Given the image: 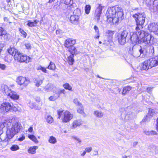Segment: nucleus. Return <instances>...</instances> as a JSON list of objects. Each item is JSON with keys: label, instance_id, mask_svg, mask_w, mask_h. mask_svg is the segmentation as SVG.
<instances>
[{"label": "nucleus", "instance_id": "f257e3e1", "mask_svg": "<svg viewBox=\"0 0 158 158\" xmlns=\"http://www.w3.org/2000/svg\"><path fill=\"white\" fill-rule=\"evenodd\" d=\"M128 41L133 44H148L154 43V37L148 32L143 30L137 31L129 33Z\"/></svg>", "mask_w": 158, "mask_h": 158}, {"label": "nucleus", "instance_id": "f03ea898", "mask_svg": "<svg viewBox=\"0 0 158 158\" xmlns=\"http://www.w3.org/2000/svg\"><path fill=\"white\" fill-rule=\"evenodd\" d=\"M124 14L123 10L118 6L108 8L106 15L107 22L111 25L117 23L124 19Z\"/></svg>", "mask_w": 158, "mask_h": 158}, {"label": "nucleus", "instance_id": "7ed1b4c3", "mask_svg": "<svg viewBox=\"0 0 158 158\" xmlns=\"http://www.w3.org/2000/svg\"><path fill=\"white\" fill-rule=\"evenodd\" d=\"M11 123L8 122H3L0 124V127L2 128L5 127L7 128L6 132V137L5 139L2 138V135L0 136L2 141L8 142L10 139H12L15 134L20 131L21 127V124L19 123L15 122H14L10 127Z\"/></svg>", "mask_w": 158, "mask_h": 158}, {"label": "nucleus", "instance_id": "20e7f679", "mask_svg": "<svg viewBox=\"0 0 158 158\" xmlns=\"http://www.w3.org/2000/svg\"><path fill=\"white\" fill-rule=\"evenodd\" d=\"M141 46L135 45L130 49V53L134 57H144L149 50L152 53H154V47L152 45L141 44Z\"/></svg>", "mask_w": 158, "mask_h": 158}, {"label": "nucleus", "instance_id": "39448f33", "mask_svg": "<svg viewBox=\"0 0 158 158\" xmlns=\"http://www.w3.org/2000/svg\"><path fill=\"white\" fill-rule=\"evenodd\" d=\"M8 52L10 54L14 56L15 60H17L20 62H25L28 63L31 60L30 57L20 53L17 49L14 47L10 48L8 49Z\"/></svg>", "mask_w": 158, "mask_h": 158}, {"label": "nucleus", "instance_id": "423d86ee", "mask_svg": "<svg viewBox=\"0 0 158 158\" xmlns=\"http://www.w3.org/2000/svg\"><path fill=\"white\" fill-rule=\"evenodd\" d=\"M136 23L135 30L139 31L142 29L145 20L146 15L144 12L138 13L132 15Z\"/></svg>", "mask_w": 158, "mask_h": 158}, {"label": "nucleus", "instance_id": "0eeeda50", "mask_svg": "<svg viewBox=\"0 0 158 158\" xmlns=\"http://www.w3.org/2000/svg\"><path fill=\"white\" fill-rule=\"evenodd\" d=\"M158 65V55L145 61L140 66L141 70H147L150 68Z\"/></svg>", "mask_w": 158, "mask_h": 158}, {"label": "nucleus", "instance_id": "6e6552de", "mask_svg": "<svg viewBox=\"0 0 158 158\" xmlns=\"http://www.w3.org/2000/svg\"><path fill=\"white\" fill-rule=\"evenodd\" d=\"M63 110H57V114L58 115V118H60L61 116L62 121L63 123H66L70 121L73 118V115L71 114L69 111H66L64 112Z\"/></svg>", "mask_w": 158, "mask_h": 158}, {"label": "nucleus", "instance_id": "1a4fd4ad", "mask_svg": "<svg viewBox=\"0 0 158 158\" xmlns=\"http://www.w3.org/2000/svg\"><path fill=\"white\" fill-rule=\"evenodd\" d=\"M2 89L6 95L9 96L11 98L14 100H17L19 99V95L15 92L12 91L9 89L7 85H5L2 86Z\"/></svg>", "mask_w": 158, "mask_h": 158}, {"label": "nucleus", "instance_id": "9d476101", "mask_svg": "<svg viewBox=\"0 0 158 158\" xmlns=\"http://www.w3.org/2000/svg\"><path fill=\"white\" fill-rule=\"evenodd\" d=\"M128 32L126 30L119 32L118 35V40L119 44L124 45L126 42L128 41Z\"/></svg>", "mask_w": 158, "mask_h": 158}, {"label": "nucleus", "instance_id": "9b49d317", "mask_svg": "<svg viewBox=\"0 0 158 158\" xmlns=\"http://www.w3.org/2000/svg\"><path fill=\"white\" fill-rule=\"evenodd\" d=\"M130 108V107H128L127 108L120 109L121 118L124 121H127L131 119L130 112L128 111Z\"/></svg>", "mask_w": 158, "mask_h": 158}, {"label": "nucleus", "instance_id": "f8f14e48", "mask_svg": "<svg viewBox=\"0 0 158 158\" xmlns=\"http://www.w3.org/2000/svg\"><path fill=\"white\" fill-rule=\"evenodd\" d=\"M60 6L63 10H73V0H60Z\"/></svg>", "mask_w": 158, "mask_h": 158}, {"label": "nucleus", "instance_id": "ddd939ff", "mask_svg": "<svg viewBox=\"0 0 158 158\" xmlns=\"http://www.w3.org/2000/svg\"><path fill=\"white\" fill-rule=\"evenodd\" d=\"M16 82L20 85L26 86L29 83L30 80L28 78L19 76L17 77Z\"/></svg>", "mask_w": 158, "mask_h": 158}, {"label": "nucleus", "instance_id": "4468645a", "mask_svg": "<svg viewBox=\"0 0 158 158\" xmlns=\"http://www.w3.org/2000/svg\"><path fill=\"white\" fill-rule=\"evenodd\" d=\"M11 104L8 102H4L2 103L0 108V111L2 113L7 112L11 111Z\"/></svg>", "mask_w": 158, "mask_h": 158}, {"label": "nucleus", "instance_id": "2eb2a0df", "mask_svg": "<svg viewBox=\"0 0 158 158\" xmlns=\"http://www.w3.org/2000/svg\"><path fill=\"white\" fill-rule=\"evenodd\" d=\"M148 30L151 32H153L155 34H157V31L158 30V23H152L148 26Z\"/></svg>", "mask_w": 158, "mask_h": 158}, {"label": "nucleus", "instance_id": "dca6fc26", "mask_svg": "<svg viewBox=\"0 0 158 158\" xmlns=\"http://www.w3.org/2000/svg\"><path fill=\"white\" fill-rule=\"evenodd\" d=\"M76 43V40L71 38L67 39L65 41L64 46L68 48L71 46H73Z\"/></svg>", "mask_w": 158, "mask_h": 158}, {"label": "nucleus", "instance_id": "f3484780", "mask_svg": "<svg viewBox=\"0 0 158 158\" xmlns=\"http://www.w3.org/2000/svg\"><path fill=\"white\" fill-rule=\"evenodd\" d=\"M102 6L101 4H99L98 7L97 8L95 11L96 15V19L98 21L100 19L101 15L102 13Z\"/></svg>", "mask_w": 158, "mask_h": 158}, {"label": "nucleus", "instance_id": "a211bd4d", "mask_svg": "<svg viewBox=\"0 0 158 158\" xmlns=\"http://www.w3.org/2000/svg\"><path fill=\"white\" fill-rule=\"evenodd\" d=\"M156 113L154 110L151 108H149L148 114L142 120V121L144 122L146 121L148 118H150L151 117H152Z\"/></svg>", "mask_w": 158, "mask_h": 158}, {"label": "nucleus", "instance_id": "6ab92c4d", "mask_svg": "<svg viewBox=\"0 0 158 158\" xmlns=\"http://www.w3.org/2000/svg\"><path fill=\"white\" fill-rule=\"evenodd\" d=\"M70 20L71 22L74 24H78L79 23V16L78 15H73L71 16Z\"/></svg>", "mask_w": 158, "mask_h": 158}, {"label": "nucleus", "instance_id": "aec40b11", "mask_svg": "<svg viewBox=\"0 0 158 158\" xmlns=\"http://www.w3.org/2000/svg\"><path fill=\"white\" fill-rule=\"evenodd\" d=\"M8 35L6 31L2 27H0V36L3 38L4 40H7L8 39Z\"/></svg>", "mask_w": 158, "mask_h": 158}, {"label": "nucleus", "instance_id": "412c9836", "mask_svg": "<svg viewBox=\"0 0 158 158\" xmlns=\"http://www.w3.org/2000/svg\"><path fill=\"white\" fill-rule=\"evenodd\" d=\"M55 88L54 85L50 83L48 84L44 88L45 91L49 92L52 91L54 92V89Z\"/></svg>", "mask_w": 158, "mask_h": 158}, {"label": "nucleus", "instance_id": "4be33fe9", "mask_svg": "<svg viewBox=\"0 0 158 158\" xmlns=\"http://www.w3.org/2000/svg\"><path fill=\"white\" fill-rule=\"evenodd\" d=\"M82 121L81 119L75 120L73 123L72 128L74 129L82 124Z\"/></svg>", "mask_w": 158, "mask_h": 158}, {"label": "nucleus", "instance_id": "5701e85b", "mask_svg": "<svg viewBox=\"0 0 158 158\" xmlns=\"http://www.w3.org/2000/svg\"><path fill=\"white\" fill-rule=\"evenodd\" d=\"M30 107L32 109H34L37 110H39L41 109V107L37 105L35 102L30 101L29 103Z\"/></svg>", "mask_w": 158, "mask_h": 158}, {"label": "nucleus", "instance_id": "b1692460", "mask_svg": "<svg viewBox=\"0 0 158 158\" xmlns=\"http://www.w3.org/2000/svg\"><path fill=\"white\" fill-rule=\"evenodd\" d=\"M44 79V77L41 79L40 78L35 79L34 81L35 85L37 87L40 86L43 83Z\"/></svg>", "mask_w": 158, "mask_h": 158}, {"label": "nucleus", "instance_id": "393cba45", "mask_svg": "<svg viewBox=\"0 0 158 158\" xmlns=\"http://www.w3.org/2000/svg\"><path fill=\"white\" fill-rule=\"evenodd\" d=\"M68 48L69 52L71 54V55H74V54L76 55L77 54L76 48L75 47L71 46Z\"/></svg>", "mask_w": 158, "mask_h": 158}, {"label": "nucleus", "instance_id": "a878e982", "mask_svg": "<svg viewBox=\"0 0 158 158\" xmlns=\"http://www.w3.org/2000/svg\"><path fill=\"white\" fill-rule=\"evenodd\" d=\"M38 147L36 146H34L31 147L28 149V152L29 153L34 154L36 153V150L38 149Z\"/></svg>", "mask_w": 158, "mask_h": 158}, {"label": "nucleus", "instance_id": "bb28decb", "mask_svg": "<svg viewBox=\"0 0 158 158\" xmlns=\"http://www.w3.org/2000/svg\"><path fill=\"white\" fill-rule=\"evenodd\" d=\"M132 87L130 86H127L124 87L123 89L122 94L123 95H126L131 89Z\"/></svg>", "mask_w": 158, "mask_h": 158}, {"label": "nucleus", "instance_id": "cd10ccee", "mask_svg": "<svg viewBox=\"0 0 158 158\" xmlns=\"http://www.w3.org/2000/svg\"><path fill=\"white\" fill-rule=\"evenodd\" d=\"M38 22V21L36 20H34L33 22L28 20L27 25L29 27H32L36 26Z\"/></svg>", "mask_w": 158, "mask_h": 158}, {"label": "nucleus", "instance_id": "c85d7f7f", "mask_svg": "<svg viewBox=\"0 0 158 158\" xmlns=\"http://www.w3.org/2000/svg\"><path fill=\"white\" fill-rule=\"evenodd\" d=\"M74 55H70L68 57L67 61L69 65H73L74 62Z\"/></svg>", "mask_w": 158, "mask_h": 158}, {"label": "nucleus", "instance_id": "c756f323", "mask_svg": "<svg viewBox=\"0 0 158 158\" xmlns=\"http://www.w3.org/2000/svg\"><path fill=\"white\" fill-rule=\"evenodd\" d=\"M56 68L55 64L52 61H50L48 66L46 68L49 69L54 70Z\"/></svg>", "mask_w": 158, "mask_h": 158}, {"label": "nucleus", "instance_id": "7c9ffc66", "mask_svg": "<svg viewBox=\"0 0 158 158\" xmlns=\"http://www.w3.org/2000/svg\"><path fill=\"white\" fill-rule=\"evenodd\" d=\"M94 114L96 116L99 118H102L103 115V113L102 112L98 110L94 111Z\"/></svg>", "mask_w": 158, "mask_h": 158}, {"label": "nucleus", "instance_id": "2f4dec72", "mask_svg": "<svg viewBox=\"0 0 158 158\" xmlns=\"http://www.w3.org/2000/svg\"><path fill=\"white\" fill-rule=\"evenodd\" d=\"M145 2L146 4L148 7H150L153 5V3L156 1L154 0H145Z\"/></svg>", "mask_w": 158, "mask_h": 158}, {"label": "nucleus", "instance_id": "473e14b6", "mask_svg": "<svg viewBox=\"0 0 158 158\" xmlns=\"http://www.w3.org/2000/svg\"><path fill=\"white\" fill-rule=\"evenodd\" d=\"M48 142L52 144H54L56 143L57 140L55 137L53 136H51L49 137Z\"/></svg>", "mask_w": 158, "mask_h": 158}, {"label": "nucleus", "instance_id": "72a5a7b5", "mask_svg": "<svg viewBox=\"0 0 158 158\" xmlns=\"http://www.w3.org/2000/svg\"><path fill=\"white\" fill-rule=\"evenodd\" d=\"M28 138L32 140L35 143H38V141L37 139V138L34 135H29L28 136Z\"/></svg>", "mask_w": 158, "mask_h": 158}, {"label": "nucleus", "instance_id": "f704fd0d", "mask_svg": "<svg viewBox=\"0 0 158 158\" xmlns=\"http://www.w3.org/2000/svg\"><path fill=\"white\" fill-rule=\"evenodd\" d=\"M46 121L49 124L52 123L53 121L52 117L50 115H48L46 118Z\"/></svg>", "mask_w": 158, "mask_h": 158}, {"label": "nucleus", "instance_id": "c9c22d12", "mask_svg": "<svg viewBox=\"0 0 158 158\" xmlns=\"http://www.w3.org/2000/svg\"><path fill=\"white\" fill-rule=\"evenodd\" d=\"M63 86L64 88L66 89H68L70 91L72 90V87L68 83H66L64 84Z\"/></svg>", "mask_w": 158, "mask_h": 158}, {"label": "nucleus", "instance_id": "e433bc0d", "mask_svg": "<svg viewBox=\"0 0 158 158\" xmlns=\"http://www.w3.org/2000/svg\"><path fill=\"white\" fill-rule=\"evenodd\" d=\"M145 134L148 135H152L157 134V133L156 131H144Z\"/></svg>", "mask_w": 158, "mask_h": 158}, {"label": "nucleus", "instance_id": "4c0bfd02", "mask_svg": "<svg viewBox=\"0 0 158 158\" xmlns=\"http://www.w3.org/2000/svg\"><path fill=\"white\" fill-rule=\"evenodd\" d=\"M78 106V107L77 108V112L81 114H83L84 113L83 111V107L82 105H81V106Z\"/></svg>", "mask_w": 158, "mask_h": 158}, {"label": "nucleus", "instance_id": "58836bf2", "mask_svg": "<svg viewBox=\"0 0 158 158\" xmlns=\"http://www.w3.org/2000/svg\"><path fill=\"white\" fill-rule=\"evenodd\" d=\"M91 9V6L89 5H86L85 7V13L87 14H88L90 12Z\"/></svg>", "mask_w": 158, "mask_h": 158}, {"label": "nucleus", "instance_id": "ea45409f", "mask_svg": "<svg viewBox=\"0 0 158 158\" xmlns=\"http://www.w3.org/2000/svg\"><path fill=\"white\" fill-rule=\"evenodd\" d=\"M19 146L16 145H12L10 148V149L12 151H16L19 149Z\"/></svg>", "mask_w": 158, "mask_h": 158}, {"label": "nucleus", "instance_id": "a19ab883", "mask_svg": "<svg viewBox=\"0 0 158 158\" xmlns=\"http://www.w3.org/2000/svg\"><path fill=\"white\" fill-rule=\"evenodd\" d=\"M46 68L42 66L41 65H40L37 68V70H40L41 71H42L44 73H46L47 72V71L46 70Z\"/></svg>", "mask_w": 158, "mask_h": 158}, {"label": "nucleus", "instance_id": "79ce46f5", "mask_svg": "<svg viewBox=\"0 0 158 158\" xmlns=\"http://www.w3.org/2000/svg\"><path fill=\"white\" fill-rule=\"evenodd\" d=\"M71 137L72 139H73L75 141H76L78 143H79L80 144H81V140L79 138L74 136H72Z\"/></svg>", "mask_w": 158, "mask_h": 158}, {"label": "nucleus", "instance_id": "37998d69", "mask_svg": "<svg viewBox=\"0 0 158 158\" xmlns=\"http://www.w3.org/2000/svg\"><path fill=\"white\" fill-rule=\"evenodd\" d=\"M73 14L74 15H78V16H79L81 14L80 10L79 9L77 8L74 10Z\"/></svg>", "mask_w": 158, "mask_h": 158}, {"label": "nucleus", "instance_id": "c03bdc74", "mask_svg": "<svg viewBox=\"0 0 158 158\" xmlns=\"http://www.w3.org/2000/svg\"><path fill=\"white\" fill-rule=\"evenodd\" d=\"M73 102L77 106H81V103H80L77 98L74 99L73 100Z\"/></svg>", "mask_w": 158, "mask_h": 158}, {"label": "nucleus", "instance_id": "a18cd8bd", "mask_svg": "<svg viewBox=\"0 0 158 158\" xmlns=\"http://www.w3.org/2000/svg\"><path fill=\"white\" fill-rule=\"evenodd\" d=\"M19 31L22 35L23 37L25 38L26 37L27 34L25 31H24L21 28H19Z\"/></svg>", "mask_w": 158, "mask_h": 158}, {"label": "nucleus", "instance_id": "49530a36", "mask_svg": "<svg viewBox=\"0 0 158 158\" xmlns=\"http://www.w3.org/2000/svg\"><path fill=\"white\" fill-rule=\"evenodd\" d=\"M57 98L58 97H57L56 96L53 95L49 97V100L50 101H53L56 100Z\"/></svg>", "mask_w": 158, "mask_h": 158}, {"label": "nucleus", "instance_id": "de8ad7c7", "mask_svg": "<svg viewBox=\"0 0 158 158\" xmlns=\"http://www.w3.org/2000/svg\"><path fill=\"white\" fill-rule=\"evenodd\" d=\"M92 148L91 147H86L85 148V150L86 152L89 153L91 151Z\"/></svg>", "mask_w": 158, "mask_h": 158}, {"label": "nucleus", "instance_id": "09e8293b", "mask_svg": "<svg viewBox=\"0 0 158 158\" xmlns=\"http://www.w3.org/2000/svg\"><path fill=\"white\" fill-rule=\"evenodd\" d=\"M25 46L26 48L28 49H30L31 48V44L30 43L25 44Z\"/></svg>", "mask_w": 158, "mask_h": 158}, {"label": "nucleus", "instance_id": "8fccbe9b", "mask_svg": "<svg viewBox=\"0 0 158 158\" xmlns=\"http://www.w3.org/2000/svg\"><path fill=\"white\" fill-rule=\"evenodd\" d=\"M94 30H95V32L97 34H99V30L98 27L97 26H94Z\"/></svg>", "mask_w": 158, "mask_h": 158}, {"label": "nucleus", "instance_id": "3c124183", "mask_svg": "<svg viewBox=\"0 0 158 158\" xmlns=\"http://www.w3.org/2000/svg\"><path fill=\"white\" fill-rule=\"evenodd\" d=\"M25 138V136L23 135H22L21 137L18 138V140L19 141H23Z\"/></svg>", "mask_w": 158, "mask_h": 158}, {"label": "nucleus", "instance_id": "603ef678", "mask_svg": "<svg viewBox=\"0 0 158 158\" xmlns=\"http://www.w3.org/2000/svg\"><path fill=\"white\" fill-rule=\"evenodd\" d=\"M11 104V110H13L14 111H16L17 110V108L16 107L13 106L12 104Z\"/></svg>", "mask_w": 158, "mask_h": 158}, {"label": "nucleus", "instance_id": "864d4df0", "mask_svg": "<svg viewBox=\"0 0 158 158\" xmlns=\"http://www.w3.org/2000/svg\"><path fill=\"white\" fill-rule=\"evenodd\" d=\"M6 67V65L3 64H0V68L2 69H4Z\"/></svg>", "mask_w": 158, "mask_h": 158}, {"label": "nucleus", "instance_id": "5fc2aeb1", "mask_svg": "<svg viewBox=\"0 0 158 158\" xmlns=\"http://www.w3.org/2000/svg\"><path fill=\"white\" fill-rule=\"evenodd\" d=\"M62 33V30L59 29L57 30L56 31V34L57 35H59Z\"/></svg>", "mask_w": 158, "mask_h": 158}, {"label": "nucleus", "instance_id": "6e6d98bb", "mask_svg": "<svg viewBox=\"0 0 158 158\" xmlns=\"http://www.w3.org/2000/svg\"><path fill=\"white\" fill-rule=\"evenodd\" d=\"M86 153V152H85V150L83 152H81V155L82 156H85Z\"/></svg>", "mask_w": 158, "mask_h": 158}, {"label": "nucleus", "instance_id": "4d7b16f0", "mask_svg": "<svg viewBox=\"0 0 158 158\" xmlns=\"http://www.w3.org/2000/svg\"><path fill=\"white\" fill-rule=\"evenodd\" d=\"M56 94L57 95H56L57 97H58V98L60 97V95L61 94V93L60 92V90H58L56 93Z\"/></svg>", "mask_w": 158, "mask_h": 158}, {"label": "nucleus", "instance_id": "13d9d810", "mask_svg": "<svg viewBox=\"0 0 158 158\" xmlns=\"http://www.w3.org/2000/svg\"><path fill=\"white\" fill-rule=\"evenodd\" d=\"M107 33L108 34H110V35H112V34H113V31H110V30L108 31H107Z\"/></svg>", "mask_w": 158, "mask_h": 158}, {"label": "nucleus", "instance_id": "bf43d9fd", "mask_svg": "<svg viewBox=\"0 0 158 158\" xmlns=\"http://www.w3.org/2000/svg\"><path fill=\"white\" fill-rule=\"evenodd\" d=\"M97 34V35L95 36L94 37V38L95 39H98L100 37L99 34Z\"/></svg>", "mask_w": 158, "mask_h": 158}, {"label": "nucleus", "instance_id": "052dcab7", "mask_svg": "<svg viewBox=\"0 0 158 158\" xmlns=\"http://www.w3.org/2000/svg\"><path fill=\"white\" fill-rule=\"evenodd\" d=\"M33 127H30L29 128V129H28V131L29 132H31L33 131Z\"/></svg>", "mask_w": 158, "mask_h": 158}, {"label": "nucleus", "instance_id": "680f3d73", "mask_svg": "<svg viewBox=\"0 0 158 158\" xmlns=\"http://www.w3.org/2000/svg\"><path fill=\"white\" fill-rule=\"evenodd\" d=\"M60 91V92L61 93V94H65V90L64 89H62L61 90H59Z\"/></svg>", "mask_w": 158, "mask_h": 158}, {"label": "nucleus", "instance_id": "e2e57ef3", "mask_svg": "<svg viewBox=\"0 0 158 158\" xmlns=\"http://www.w3.org/2000/svg\"><path fill=\"white\" fill-rule=\"evenodd\" d=\"M138 143V142H135L133 143V147H135Z\"/></svg>", "mask_w": 158, "mask_h": 158}, {"label": "nucleus", "instance_id": "0e129e2a", "mask_svg": "<svg viewBox=\"0 0 158 158\" xmlns=\"http://www.w3.org/2000/svg\"><path fill=\"white\" fill-rule=\"evenodd\" d=\"M157 124H156V129L157 131H158V117L157 118Z\"/></svg>", "mask_w": 158, "mask_h": 158}, {"label": "nucleus", "instance_id": "69168bd1", "mask_svg": "<svg viewBox=\"0 0 158 158\" xmlns=\"http://www.w3.org/2000/svg\"><path fill=\"white\" fill-rule=\"evenodd\" d=\"M55 0H49L48 2L49 3H51L52 2H54Z\"/></svg>", "mask_w": 158, "mask_h": 158}, {"label": "nucleus", "instance_id": "338daca9", "mask_svg": "<svg viewBox=\"0 0 158 158\" xmlns=\"http://www.w3.org/2000/svg\"><path fill=\"white\" fill-rule=\"evenodd\" d=\"M117 90L118 91V92H120L121 90V89H120L119 88H118L117 89Z\"/></svg>", "mask_w": 158, "mask_h": 158}, {"label": "nucleus", "instance_id": "774afa93", "mask_svg": "<svg viewBox=\"0 0 158 158\" xmlns=\"http://www.w3.org/2000/svg\"><path fill=\"white\" fill-rule=\"evenodd\" d=\"M127 156H122L123 158H127Z\"/></svg>", "mask_w": 158, "mask_h": 158}]
</instances>
